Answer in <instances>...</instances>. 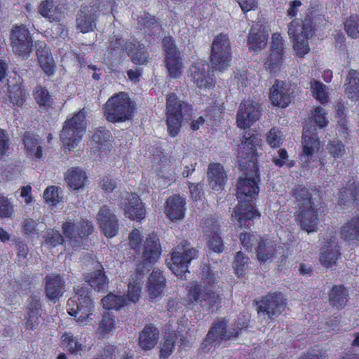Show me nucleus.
Returning <instances> with one entry per match:
<instances>
[{
    "label": "nucleus",
    "mask_w": 359,
    "mask_h": 359,
    "mask_svg": "<svg viewBox=\"0 0 359 359\" xmlns=\"http://www.w3.org/2000/svg\"><path fill=\"white\" fill-rule=\"evenodd\" d=\"M115 320L114 316L109 312L104 313L97 328V333L102 337L115 329Z\"/></svg>",
    "instance_id": "nucleus-47"
},
{
    "label": "nucleus",
    "mask_w": 359,
    "mask_h": 359,
    "mask_svg": "<svg viewBox=\"0 0 359 359\" xmlns=\"http://www.w3.org/2000/svg\"><path fill=\"white\" fill-rule=\"evenodd\" d=\"M340 236L341 239L346 241L359 240V218L358 215L341 226Z\"/></svg>",
    "instance_id": "nucleus-38"
},
{
    "label": "nucleus",
    "mask_w": 359,
    "mask_h": 359,
    "mask_svg": "<svg viewBox=\"0 0 359 359\" xmlns=\"http://www.w3.org/2000/svg\"><path fill=\"white\" fill-rule=\"evenodd\" d=\"M240 240L243 248L251 250L257 243V236L250 233H241Z\"/></svg>",
    "instance_id": "nucleus-63"
},
{
    "label": "nucleus",
    "mask_w": 359,
    "mask_h": 359,
    "mask_svg": "<svg viewBox=\"0 0 359 359\" xmlns=\"http://www.w3.org/2000/svg\"><path fill=\"white\" fill-rule=\"evenodd\" d=\"M276 252V243L270 240L260 238L257 250V258L259 262H265L271 260Z\"/></svg>",
    "instance_id": "nucleus-45"
},
{
    "label": "nucleus",
    "mask_w": 359,
    "mask_h": 359,
    "mask_svg": "<svg viewBox=\"0 0 359 359\" xmlns=\"http://www.w3.org/2000/svg\"><path fill=\"white\" fill-rule=\"evenodd\" d=\"M193 114L192 106L186 102L179 100L176 95L170 93L166 97V123L170 135L176 136L182 121H188Z\"/></svg>",
    "instance_id": "nucleus-3"
},
{
    "label": "nucleus",
    "mask_w": 359,
    "mask_h": 359,
    "mask_svg": "<svg viewBox=\"0 0 359 359\" xmlns=\"http://www.w3.org/2000/svg\"><path fill=\"white\" fill-rule=\"evenodd\" d=\"M318 204L302 205L296 212V221L301 228L308 233L315 232L318 229Z\"/></svg>",
    "instance_id": "nucleus-15"
},
{
    "label": "nucleus",
    "mask_w": 359,
    "mask_h": 359,
    "mask_svg": "<svg viewBox=\"0 0 359 359\" xmlns=\"http://www.w3.org/2000/svg\"><path fill=\"white\" fill-rule=\"evenodd\" d=\"M134 110V102L128 93L121 92L107 100L104 104V114L109 122H123L131 118Z\"/></svg>",
    "instance_id": "nucleus-4"
},
{
    "label": "nucleus",
    "mask_w": 359,
    "mask_h": 359,
    "mask_svg": "<svg viewBox=\"0 0 359 359\" xmlns=\"http://www.w3.org/2000/svg\"><path fill=\"white\" fill-rule=\"evenodd\" d=\"M177 249L182 252H173L168 266L175 276L185 278L186 273L189 272L188 264L197 257L198 251L194 248H191L186 241L181 242L177 245Z\"/></svg>",
    "instance_id": "nucleus-9"
},
{
    "label": "nucleus",
    "mask_w": 359,
    "mask_h": 359,
    "mask_svg": "<svg viewBox=\"0 0 359 359\" xmlns=\"http://www.w3.org/2000/svg\"><path fill=\"white\" fill-rule=\"evenodd\" d=\"M137 23L140 29H144L149 34L158 35L161 32V26L154 16L144 13L137 16Z\"/></svg>",
    "instance_id": "nucleus-43"
},
{
    "label": "nucleus",
    "mask_w": 359,
    "mask_h": 359,
    "mask_svg": "<svg viewBox=\"0 0 359 359\" xmlns=\"http://www.w3.org/2000/svg\"><path fill=\"white\" fill-rule=\"evenodd\" d=\"M85 280L97 292H104L108 288V280L103 272L102 266L100 264L95 271L85 276Z\"/></svg>",
    "instance_id": "nucleus-34"
},
{
    "label": "nucleus",
    "mask_w": 359,
    "mask_h": 359,
    "mask_svg": "<svg viewBox=\"0 0 359 359\" xmlns=\"http://www.w3.org/2000/svg\"><path fill=\"white\" fill-rule=\"evenodd\" d=\"M120 207L130 219L141 220L145 217L144 207L136 194L126 193L120 202Z\"/></svg>",
    "instance_id": "nucleus-19"
},
{
    "label": "nucleus",
    "mask_w": 359,
    "mask_h": 359,
    "mask_svg": "<svg viewBox=\"0 0 359 359\" xmlns=\"http://www.w3.org/2000/svg\"><path fill=\"white\" fill-rule=\"evenodd\" d=\"M100 6H82L76 16V27L82 33L93 32L96 27V20L100 12Z\"/></svg>",
    "instance_id": "nucleus-18"
},
{
    "label": "nucleus",
    "mask_w": 359,
    "mask_h": 359,
    "mask_svg": "<svg viewBox=\"0 0 359 359\" xmlns=\"http://www.w3.org/2000/svg\"><path fill=\"white\" fill-rule=\"evenodd\" d=\"M291 194L295 198L298 208L303 205L305 206L316 205L319 198V191L317 189H309L303 185H298L293 188Z\"/></svg>",
    "instance_id": "nucleus-26"
},
{
    "label": "nucleus",
    "mask_w": 359,
    "mask_h": 359,
    "mask_svg": "<svg viewBox=\"0 0 359 359\" xmlns=\"http://www.w3.org/2000/svg\"><path fill=\"white\" fill-rule=\"evenodd\" d=\"M64 236L73 246H79L83 240L93 231L90 221L81 219L79 222H66L62 226Z\"/></svg>",
    "instance_id": "nucleus-10"
},
{
    "label": "nucleus",
    "mask_w": 359,
    "mask_h": 359,
    "mask_svg": "<svg viewBox=\"0 0 359 359\" xmlns=\"http://www.w3.org/2000/svg\"><path fill=\"white\" fill-rule=\"evenodd\" d=\"M61 343L63 348L72 354L81 355L86 346L71 332H65L61 337Z\"/></svg>",
    "instance_id": "nucleus-44"
},
{
    "label": "nucleus",
    "mask_w": 359,
    "mask_h": 359,
    "mask_svg": "<svg viewBox=\"0 0 359 359\" xmlns=\"http://www.w3.org/2000/svg\"><path fill=\"white\" fill-rule=\"evenodd\" d=\"M303 130L301 162L303 167L310 168L311 160L320 149V141L314 126L306 125Z\"/></svg>",
    "instance_id": "nucleus-11"
},
{
    "label": "nucleus",
    "mask_w": 359,
    "mask_h": 359,
    "mask_svg": "<svg viewBox=\"0 0 359 359\" xmlns=\"http://www.w3.org/2000/svg\"><path fill=\"white\" fill-rule=\"evenodd\" d=\"M203 231L208 237V245L215 252H220L224 249L223 242L218 234L219 224L213 219H208L203 226Z\"/></svg>",
    "instance_id": "nucleus-28"
},
{
    "label": "nucleus",
    "mask_w": 359,
    "mask_h": 359,
    "mask_svg": "<svg viewBox=\"0 0 359 359\" xmlns=\"http://www.w3.org/2000/svg\"><path fill=\"white\" fill-rule=\"evenodd\" d=\"M140 291L141 287L139 283H130L126 297L110 293L102 298V306L108 310H118L130 302H137L139 300Z\"/></svg>",
    "instance_id": "nucleus-13"
},
{
    "label": "nucleus",
    "mask_w": 359,
    "mask_h": 359,
    "mask_svg": "<svg viewBox=\"0 0 359 359\" xmlns=\"http://www.w3.org/2000/svg\"><path fill=\"white\" fill-rule=\"evenodd\" d=\"M311 90L313 96L322 104L328 101V95L327 92V86L323 83L312 79L310 82Z\"/></svg>",
    "instance_id": "nucleus-49"
},
{
    "label": "nucleus",
    "mask_w": 359,
    "mask_h": 359,
    "mask_svg": "<svg viewBox=\"0 0 359 359\" xmlns=\"http://www.w3.org/2000/svg\"><path fill=\"white\" fill-rule=\"evenodd\" d=\"M226 322L224 320H219L215 322L208 331L207 336L201 344V348L204 351L210 349V344L213 342L219 344L222 340L230 339L231 334L226 331Z\"/></svg>",
    "instance_id": "nucleus-22"
},
{
    "label": "nucleus",
    "mask_w": 359,
    "mask_h": 359,
    "mask_svg": "<svg viewBox=\"0 0 359 359\" xmlns=\"http://www.w3.org/2000/svg\"><path fill=\"white\" fill-rule=\"evenodd\" d=\"M11 46L13 51L22 57L29 55L33 46L32 37L29 29L25 25H15L10 34Z\"/></svg>",
    "instance_id": "nucleus-12"
},
{
    "label": "nucleus",
    "mask_w": 359,
    "mask_h": 359,
    "mask_svg": "<svg viewBox=\"0 0 359 359\" xmlns=\"http://www.w3.org/2000/svg\"><path fill=\"white\" fill-rule=\"evenodd\" d=\"M209 66L203 62H196L190 67L194 82L200 88H209L212 86V79L208 75Z\"/></svg>",
    "instance_id": "nucleus-29"
},
{
    "label": "nucleus",
    "mask_w": 359,
    "mask_h": 359,
    "mask_svg": "<svg viewBox=\"0 0 359 359\" xmlns=\"http://www.w3.org/2000/svg\"><path fill=\"white\" fill-rule=\"evenodd\" d=\"M126 43L121 36L113 35L109 37L107 51L112 55H120L126 50Z\"/></svg>",
    "instance_id": "nucleus-50"
},
{
    "label": "nucleus",
    "mask_w": 359,
    "mask_h": 359,
    "mask_svg": "<svg viewBox=\"0 0 359 359\" xmlns=\"http://www.w3.org/2000/svg\"><path fill=\"white\" fill-rule=\"evenodd\" d=\"M43 198L50 205H55L61 199L59 196V189L54 186L47 187L44 191Z\"/></svg>",
    "instance_id": "nucleus-60"
},
{
    "label": "nucleus",
    "mask_w": 359,
    "mask_h": 359,
    "mask_svg": "<svg viewBox=\"0 0 359 359\" xmlns=\"http://www.w3.org/2000/svg\"><path fill=\"white\" fill-rule=\"evenodd\" d=\"M161 248L157 234L150 233L144 241L142 251V267L147 264H154L160 257Z\"/></svg>",
    "instance_id": "nucleus-21"
},
{
    "label": "nucleus",
    "mask_w": 359,
    "mask_h": 359,
    "mask_svg": "<svg viewBox=\"0 0 359 359\" xmlns=\"http://www.w3.org/2000/svg\"><path fill=\"white\" fill-rule=\"evenodd\" d=\"M249 258L241 251L236 254L233 263L234 271L238 276H243L248 269Z\"/></svg>",
    "instance_id": "nucleus-51"
},
{
    "label": "nucleus",
    "mask_w": 359,
    "mask_h": 359,
    "mask_svg": "<svg viewBox=\"0 0 359 359\" xmlns=\"http://www.w3.org/2000/svg\"><path fill=\"white\" fill-rule=\"evenodd\" d=\"M23 144L27 154L39 159L42 156V147L36 136L29 132H26L22 137Z\"/></svg>",
    "instance_id": "nucleus-42"
},
{
    "label": "nucleus",
    "mask_w": 359,
    "mask_h": 359,
    "mask_svg": "<svg viewBox=\"0 0 359 359\" xmlns=\"http://www.w3.org/2000/svg\"><path fill=\"white\" fill-rule=\"evenodd\" d=\"M175 336L170 335L168 337L160 350V358L163 359L168 358L173 352L175 348Z\"/></svg>",
    "instance_id": "nucleus-59"
},
{
    "label": "nucleus",
    "mask_w": 359,
    "mask_h": 359,
    "mask_svg": "<svg viewBox=\"0 0 359 359\" xmlns=\"http://www.w3.org/2000/svg\"><path fill=\"white\" fill-rule=\"evenodd\" d=\"M217 275L208 266L202 270V281L192 282L188 286L187 297L192 304H199L211 312L220 306V295L215 290Z\"/></svg>",
    "instance_id": "nucleus-2"
},
{
    "label": "nucleus",
    "mask_w": 359,
    "mask_h": 359,
    "mask_svg": "<svg viewBox=\"0 0 359 359\" xmlns=\"http://www.w3.org/2000/svg\"><path fill=\"white\" fill-rule=\"evenodd\" d=\"M64 241L62 236L58 231L51 230L48 232L45 238V243L50 248L62 244Z\"/></svg>",
    "instance_id": "nucleus-61"
},
{
    "label": "nucleus",
    "mask_w": 359,
    "mask_h": 359,
    "mask_svg": "<svg viewBox=\"0 0 359 359\" xmlns=\"http://www.w3.org/2000/svg\"><path fill=\"white\" fill-rule=\"evenodd\" d=\"M86 111L84 109L65 121L60 134V139L69 150L74 148L86 131Z\"/></svg>",
    "instance_id": "nucleus-7"
},
{
    "label": "nucleus",
    "mask_w": 359,
    "mask_h": 359,
    "mask_svg": "<svg viewBox=\"0 0 359 359\" xmlns=\"http://www.w3.org/2000/svg\"><path fill=\"white\" fill-rule=\"evenodd\" d=\"M231 60V45L229 36L220 34L215 37L211 47L210 60L214 69L223 71Z\"/></svg>",
    "instance_id": "nucleus-8"
},
{
    "label": "nucleus",
    "mask_w": 359,
    "mask_h": 359,
    "mask_svg": "<svg viewBox=\"0 0 359 359\" xmlns=\"http://www.w3.org/2000/svg\"><path fill=\"white\" fill-rule=\"evenodd\" d=\"M185 199L175 194L166 201L165 212L167 217L172 222L182 220L185 215Z\"/></svg>",
    "instance_id": "nucleus-25"
},
{
    "label": "nucleus",
    "mask_w": 359,
    "mask_h": 359,
    "mask_svg": "<svg viewBox=\"0 0 359 359\" xmlns=\"http://www.w3.org/2000/svg\"><path fill=\"white\" fill-rule=\"evenodd\" d=\"M45 282L46 297L50 301L55 302L65 292V280L59 274H50L46 276Z\"/></svg>",
    "instance_id": "nucleus-27"
},
{
    "label": "nucleus",
    "mask_w": 359,
    "mask_h": 359,
    "mask_svg": "<svg viewBox=\"0 0 359 359\" xmlns=\"http://www.w3.org/2000/svg\"><path fill=\"white\" fill-rule=\"evenodd\" d=\"M339 198L341 204L352 201L354 204L359 205V186L353 183L348 188L341 189Z\"/></svg>",
    "instance_id": "nucleus-46"
},
{
    "label": "nucleus",
    "mask_w": 359,
    "mask_h": 359,
    "mask_svg": "<svg viewBox=\"0 0 359 359\" xmlns=\"http://www.w3.org/2000/svg\"><path fill=\"white\" fill-rule=\"evenodd\" d=\"M162 46L169 75L172 78H177L182 72V60L173 39L170 36L165 37L162 41Z\"/></svg>",
    "instance_id": "nucleus-14"
},
{
    "label": "nucleus",
    "mask_w": 359,
    "mask_h": 359,
    "mask_svg": "<svg viewBox=\"0 0 359 359\" xmlns=\"http://www.w3.org/2000/svg\"><path fill=\"white\" fill-rule=\"evenodd\" d=\"M259 141L257 135L245 132L238 151L239 166L244 177H240L238 182L236 196L238 205L232 217L241 226L249 227L252 219L259 217L254 206V201L259 193L257 183L259 175L256 163V147Z\"/></svg>",
    "instance_id": "nucleus-1"
},
{
    "label": "nucleus",
    "mask_w": 359,
    "mask_h": 359,
    "mask_svg": "<svg viewBox=\"0 0 359 359\" xmlns=\"http://www.w3.org/2000/svg\"><path fill=\"white\" fill-rule=\"evenodd\" d=\"M165 279L162 273L158 271H154L148 282V292L151 299H156L162 295L165 287Z\"/></svg>",
    "instance_id": "nucleus-35"
},
{
    "label": "nucleus",
    "mask_w": 359,
    "mask_h": 359,
    "mask_svg": "<svg viewBox=\"0 0 359 359\" xmlns=\"http://www.w3.org/2000/svg\"><path fill=\"white\" fill-rule=\"evenodd\" d=\"M10 102L13 105L22 106L26 98V93L24 88L20 83L9 86Z\"/></svg>",
    "instance_id": "nucleus-48"
},
{
    "label": "nucleus",
    "mask_w": 359,
    "mask_h": 359,
    "mask_svg": "<svg viewBox=\"0 0 359 359\" xmlns=\"http://www.w3.org/2000/svg\"><path fill=\"white\" fill-rule=\"evenodd\" d=\"M313 118L314 122L319 128H323L328 123V120L326 117V113L324 109L320 107H318L315 109Z\"/></svg>",
    "instance_id": "nucleus-64"
},
{
    "label": "nucleus",
    "mask_w": 359,
    "mask_h": 359,
    "mask_svg": "<svg viewBox=\"0 0 359 359\" xmlns=\"http://www.w3.org/2000/svg\"><path fill=\"white\" fill-rule=\"evenodd\" d=\"M39 13L50 22H59L62 18L60 8L54 0H44L38 7Z\"/></svg>",
    "instance_id": "nucleus-37"
},
{
    "label": "nucleus",
    "mask_w": 359,
    "mask_h": 359,
    "mask_svg": "<svg viewBox=\"0 0 359 359\" xmlns=\"http://www.w3.org/2000/svg\"><path fill=\"white\" fill-rule=\"evenodd\" d=\"M111 133L104 128H97L92 136L93 141L100 145L109 140Z\"/></svg>",
    "instance_id": "nucleus-62"
},
{
    "label": "nucleus",
    "mask_w": 359,
    "mask_h": 359,
    "mask_svg": "<svg viewBox=\"0 0 359 359\" xmlns=\"http://www.w3.org/2000/svg\"><path fill=\"white\" fill-rule=\"evenodd\" d=\"M90 290L83 285L74 287V294L67 301V308L69 315L74 316L81 323H86L93 313L94 306Z\"/></svg>",
    "instance_id": "nucleus-5"
},
{
    "label": "nucleus",
    "mask_w": 359,
    "mask_h": 359,
    "mask_svg": "<svg viewBox=\"0 0 359 359\" xmlns=\"http://www.w3.org/2000/svg\"><path fill=\"white\" fill-rule=\"evenodd\" d=\"M96 219L106 236L113 237L117 233L118 219L107 205H102L100 208Z\"/></svg>",
    "instance_id": "nucleus-20"
},
{
    "label": "nucleus",
    "mask_w": 359,
    "mask_h": 359,
    "mask_svg": "<svg viewBox=\"0 0 359 359\" xmlns=\"http://www.w3.org/2000/svg\"><path fill=\"white\" fill-rule=\"evenodd\" d=\"M269 98L273 105L285 108L291 102L290 90L285 82L276 80L270 88Z\"/></svg>",
    "instance_id": "nucleus-24"
},
{
    "label": "nucleus",
    "mask_w": 359,
    "mask_h": 359,
    "mask_svg": "<svg viewBox=\"0 0 359 359\" xmlns=\"http://www.w3.org/2000/svg\"><path fill=\"white\" fill-rule=\"evenodd\" d=\"M14 213L13 205L7 197L0 194V217L12 218Z\"/></svg>",
    "instance_id": "nucleus-55"
},
{
    "label": "nucleus",
    "mask_w": 359,
    "mask_h": 359,
    "mask_svg": "<svg viewBox=\"0 0 359 359\" xmlns=\"http://www.w3.org/2000/svg\"><path fill=\"white\" fill-rule=\"evenodd\" d=\"M268 40V35L265 34L256 26H252L250 30L248 37L249 49L258 50L264 48Z\"/></svg>",
    "instance_id": "nucleus-41"
},
{
    "label": "nucleus",
    "mask_w": 359,
    "mask_h": 359,
    "mask_svg": "<svg viewBox=\"0 0 359 359\" xmlns=\"http://www.w3.org/2000/svg\"><path fill=\"white\" fill-rule=\"evenodd\" d=\"M340 257L341 253L337 238L332 236L327 239L322 247L320 262L324 266L330 268L336 264Z\"/></svg>",
    "instance_id": "nucleus-23"
},
{
    "label": "nucleus",
    "mask_w": 359,
    "mask_h": 359,
    "mask_svg": "<svg viewBox=\"0 0 359 359\" xmlns=\"http://www.w3.org/2000/svg\"><path fill=\"white\" fill-rule=\"evenodd\" d=\"M259 104L250 100L243 102L237 113V126L241 128H248L259 119L260 116Z\"/></svg>",
    "instance_id": "nucleus-17"
},
{
    "label": "nucleus",
    "mask_w": 359,
    "mask_h": 359,
    "mask_svg": "<svg viewBox=\"0 0 359 359\" xmlns=\"http://www.w3.org/2000/svg\"><path fill=\"white\" fill-rule=\"evenodd\" d=\"M344 87L345 93L349 99L359 100V73L357 71L351 69L348 72Z\"/></svg>",
    "instance_id": "nucleus-39"
},
{
    "label": "nucleus",
    "mask_w": 359,
    "mask_h": 359,
    "mask_svg": "<svg viewBox=\"0 0 359 359\" xmlns=\"http://www.w3.org/2000/svg\"><path fill=\"white\" fill-rule=\"evenodd\" d=\"M310 13L306 14L304 20L295 19L288 25V34L294 41V49L298 57H303L309 50L308 39L314 33Z\"/></svg>",
    "instance_id": "nucleus-6"
},
{
    "label": "nucleus",
    "mask_w": 359,
    "mask_h": 359,
    "mask_svg": "<svg viewBox=\"0 0 359 359\" xmlns=\"http://www.w3.org/2000/svg\"><path fill=\"white\" fill-rule=\"evenodd\" d=\"M87 177L85 172L79 168L69 169L66 173L65 180L69 187L74 190L83 188Z\"/></svg>",
    "instance_id": "nucleus-40"
},
{
    "label": "nucleus",
    "mask_w": 359,
    "mask_h": 359,
    "mask_svg": "<svg viewBox=\"0 0 359 359\" xmlns=\"http://www.w3.org/2000/svg\"><path fill=\"white\" fill-rule=\"evenodd\" d=\"M129 245L131 249L136 252L140 253L142 248V236L140 231L137 229H133L129 234Z\"/></svg>",
    "instance_id": "nucleus-58"
},
{
    "label": "nucleus",
    "mask_w": 359,
    "mask_h": 359,
    "mask_svg": "<svg viewBox=\"0 0 359 359\" xmlns=\"http://www.w3.org/2000/svg\"><path fill=\"white\" fill-rule=\"evenodd\" d=\"M347 34L351 38L359 37V15H351L344 24Z\"/></svg>",
    "instance_id": "nucleus-52"
},
{
    "label": "nucleus",
    "mask_w": 359,
    "mask_h": 359,
    "mask_svg": "<svg viewBox=\"0 0 359 359\" xmlns=\"http://www.w3.org/2000/svg\"><path fill=\"white\" fill-rule=\"evenodd\" d=\"M158 330L152 325H146L139 336V345L144 350H150L157 344Z\"/></svg>",
    "instance_id": "nucleus-33"
},
{
    "label": "nucleus",
    "mask_w": 359,
    "mask_h": 359,
    "mask_svg": "<svg viewBox=\"0 0 359 359\" xmlns=\"http://www.w3.org/2000/svg\"><path fill=\"white\" fill-rule=\"evenodd\" d=\"M283 141L282 132L276 128H271L267 134L266 142L273 148L279 147Z\"/></svg>",
    "instance_id": "nucleus-56"
},
{
    "label": "nucleus",
    "mask_w": 359,
    "mask_h": 359,
    "mask_svg": "<svg viewBox=\"0 0 359 359\" xmlns=\"http://www.w3.org/2000/svg\"><path fill=\"white\" fill-rule=\"evenodd\" d=\"M283 55L276 52H271L266 62H265V67L269 69L271 72H276L280 69L283 63Z\"/></svg>",
    "instance_id": "nucleus-53"
},
{
    "label": "nucleus",
    "mask_w": 359,
    "mask_h": 359,
    "mask_svg": "<svg viewBox=\"0 0 359 359\" xmlns=\"http://www.w3.org/2000/svg\"><path fill=\"white\" fill-rule=\"evenodd\" d=\"M34 97L40 106H50L52 103V99L49 92L41 86L36 88Z\"/></svg>",
    "instance_id": "nucleus-54"
},
{
    "label": "nucleus",
    "mask_w": 359,
    "mask_h": 359,
    "mask_svg": "<svg viewBox=\"0 0 359 359\" xmlns=\"http://www.w3.org/2000/svg\"><path fill=\"white\" fill-rule=\"evenodd\" d=\"M285 305L286 303L282 294H269L259 302L257 311L258 313L267 315L272 319L284 311Z\"/></svg>",
    "instance_id": "nucleus-16"
},
{
    "label": "nucleus",
    "mask_w": 359,
    "mask_h": 359,
    "mask_svg": "<svg viewBox=\"0 0 359 359\" xmlns=\"http://www.w3.org/2000/svg\"><path fill=\"white\" fill-rule=\"evenodd\" d=\"M348 298V292L344 285H334L329 293L330 304L337 309L344 308Z\"/></svg>",
    "instance_id": "nucleus-36"
},
{
    "label": "nucleus",
    "mask_w": 359,
    "mask_h": 359,
    "mask_svg": "<svg viewBox=\"0 0 359 359\" xmlns=\"http://www.w3.org/2000/svg\"><path fill=\"white\" fill-rule=\"evenodd\" d=\"M38 61L43 71L48 76L54 73V60L49 48L44 43H37L36 50Z\"/></svg>",
    "instance_id": "nucleus-32"
},
{
    "label": "nucleus",
    "mask_w": 359,
    "mask_h": 359,
    "mask_svg": "<svg viewBox=\"0 0 359 359\" xmlns=\"http://www.w3.org/2000/svg\"><path fill=\"white\" fill-rule=\"evenodd\" d=\"M207 175L209 185L213 190L223 189L227 177L220 163H210L208 168Z\"/></svg>",
    "instance_id": "nucleus-30"
},
{
    "label": "nucleus",
    "mask_w": 359,
    "mask_h": 359,
    "mask_svg": "<svg viewBox=\"0 0 359 359\" xmlns=\"http://www.w3.org/2000/svg\"><path fill=\"white\" fill-rule=\"evenodd\" d=\"M126 52L135 65H144L147 62L149 54L144 46L137 40L126 41Z\"/></svg>",
    "instance_id": "nucleus-31"
},
{
    "label": "nucleus",
    "mask_w": 359,
    "mask_h": 359,
    "mask_svg": "<svg viewBox=\"0 0 359 359\" xmlns=\"http://www.w3.org/2000/svg\"><path fill=\"white\" fill-rule=\"evenodd\" d=\"M326 149L334 158H341L345 153L344 145L339 140L330 142Z\"/></svg>",
    "instance_id": "nucleus-57"
}]
</instances>
